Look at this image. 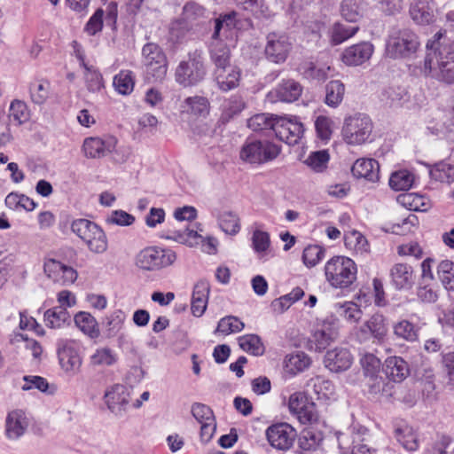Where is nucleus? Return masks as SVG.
<instances>
[{
    "label": "nucleus",
    "instance_id": "1",
    "mask_svg": "<svg viewBox=\"0 0 454 454\" xmlns=\"http://www.w3.org/2000/svg\"><path fill=\"white\" fill-rule=\"evenodd\" d=\"M234 13L220 16L215 20V29L209 44V54L215 68L224 67L231 65V50L223 41L228 32L234 26Z\"/></svg>",
    "mask_w": 454,
    "mask_h": 454
},
{
    "label": "nucleus",
    "instance_id": "2",
    "mask_svg": "<svg viewBox=\"0 0 454 454\" xmlns=\"http://www.w3.org/2000/svg\"><path fill=\"white\" fill-rule=\"evenodd\" d=\"M424 72L441 82L454 83V50L442 46L427 54Z\"/></svg>",
    "mask_w": 454,
    "mask_h": 454
},
{
    "label": "nucleus",
    "instance_id": "3",
    "mask_svg": "<svg viewBox=\"0 0 454 454\" xmlns=\"http://www.w3.org/2000/svg\"><path fill=\"white\" fill-rule=\"evenodd\" d=\"M419 46L418 35L410 28L393 27L386 41L385 55L393 59H408Z\"/></svg>",
    "mask_w": 454,
    "mask_h": 454
},
{
    "label": "nucleus",
    "instance_id": "4",
    "mask_svg": "<svg viewBox=\"0 0 454 454\" xmlns=\"http://www.w3.org/2000/svg\"><path fill=\"white\" fill-rule=\"evenodd\" d=\"M325 274L333 287L343 289L356 279V266L348 257L334 256L326 262Z\"/></svg>",
    "mask_w": 454,
    "mask_h": 454
},
{
    "label": "nucleus",
    "instance_id": "5",
    "mask_svg": "<svg viewBox=\"0 0 454 454\" xmlns=\"http://www.w3.org/2000/svg\"><path fill=\"white\" fill-rule=\"evenodd\" d=\"M71 230L84 242L90 252L103 254L107 250L106 235L96 223L83 218L76 219L72 223Z\"/></svg>",
    "mask_w": 454,
    "mask_h": 454
},
{
    "label": "nucleus",
    "instance_id": "6",
    "mask_svg": "<svg viewBox=\"0 0 454 454\" xmlns=\"http://www.w3.org/2000/svg\"><path fill=\"white\" fill-rule=\"evenodd\" d=\"M280 152V147L269 140L247 138L240 149L239 157L250 164H263L275 160Z\"/></svg>",
    "mask_w": 454,
    "mask_h": 454
},
{
    "label": "nucleus",
    "instance_id": "7",
    "mask_svg": "<svg viewBox=\"0 0 454 454\" xmlns=\"http://www.w3.org/2000/svg\"><path fill=\"white\" fill-rule=\"evenodd\" d=\"M206 67L202 52L194 51L188 54L187 59L182 60L176 68L175 78L184 87H191L200 82L206 75Z\"/></svg>",
    "mask_w": 454,
    "mask_h": 454
},
{
    "label": "nucleus",
    "instance_id": "8",
    "mask_svg": "<svg viewBox=\"0 0 454 454\" xmlns=\"http://www.w3.org/2000/svg\"><path fill=\"white\" fill-rule=\"evenodd\" d=\"M145 67V77L149 82H162L168 74V61L162 49L156 43H148L142 49Z\"/></svg>",
    "mask_w": 454,
    "mask_h": 454
},
{
    "label": "nucleus",
    "instance_id": "9",
    "mask_svg": "<svg viewBox=\"0 0 454 454\" xmlns=\"http://www.w3.org/2000/svg\"><path fill=\"white\" fill-rule=\"evenodd\" d=\"M373 129L369 116L356 114L345 119L342 137L348 145H362L370 139Z\"/></svg>",
    "mask_w": 454,
    "mask_h": 454
},
{
    "label": "nucleus",
    "instance_id": "10",
    "mask_svg": "<svg viewBox=\"0 0 454 454\" xmlns=\"http://www.w3.org/2000/svg\"><path fill=\"white\" fill-rule=\"evenodd\" d=\"M176 259V253L171 249L148 247L137 254L136 265L145 270H157L173 264Z\"/></svg>",
    "mask_w": 454,
    "mask_h": 454
},
{
    "label": "nucleus",
    "instance_id": "11",
    "mask_svg": "<svg viewBox=\"0 0 454 454\" xmlns=\"http://www.w3.org/2000/svg\"><path fill=\"white\" fill-rule=\"evenodd\" d=\"M57 352L59 364L67 373L75 375L80 372L82 359L74 341L59 340L57 344Z\"/></svg>",
    "mask_w": 454,
    "mask_h": 454
},
{
    "label": "nucleus",
    "instance_id": "12",
    "mask_svg": "<svg viewBox=\"0 0 454 454\" xmlns=\"http://www.w3.org/2000/svg\"><path fill=\"white\" fill-rule=\"evenodd\" d=\"M292 44L285 34L270 33L266 37L264 53L266 59L273 63H283L287 59Z\"/></svg>",
    "mask_w": 454,
    "mask_h": 454
},
{
    "label": "nucleus",
    "instance_id": "13",
    "mask_svg": "<svg viewBox=\"0 0 454 454\" xmlns=\"http://www.w3.org/2000/svg\"><path fill=\"white\" fill-rule=\"evenodd\" d=\"M288 407L292 413L295 414L301 423H313L318 419L316 405L309 402L306 394L295 392L289 397Z\"/></svg>",
    "mask_w": 454,
    "mask_h": 454
},
{
    "label": "nucleus",
    "instance_id": "14",
    "mask_svg": "<svg viewBox=\"0 0 454 454\" xmlns=\"http://www.w3.org/2000/svg\"><path fill=\"white\" fill-rule=\"evenodd\" d=\"M276 137L290 145L298 144L301 138L303 124L296 118L278 117L275 123Z\"/></svg>",
    "mask_w": 454,
    "mask_h": 454
},
{
    "label": "nucleus",
    "instance_id": "15",
    "mask_svg": "<svg viewBox=\"0 0 454 454\" xmlns=\"http://www.w3.org/2000/svg\"><path fill=\"white\" fill-rule=\"evenodd\" d=\"M116 145L117 139L114 137H91L83 141L82 151L87 158L100 159L111 153Z\"/></svg>",
    "mask_w": 454,
    "mask_h": 454
},
{
    "label": "nucleus",
    "instance_id": "16",
    "mask_svg": "<svg viewBox=\"0 0 454 454\" xmlns=\"http://www.w3.org/2000/svg\"><path fill=\"white\" fill-rule=\"evenodd\" d=\"M266 435L270 445L278 450H288L296 437L295 430L287 423L270 426Z\"/></svg>",
    "mask_w": 454,
    "mask_h": 454
},
{
    "label": "nucleus",
    "instance_id": "17",
    "mask_svg": "<svg viewBox=\"0 0 454 454\" xmlns=\"http://www.w3.org/2000/svg\"><path fill=\"white\" fill-rule=\"evenodd\" d=\"M374 46L370 42H362L346 48L341 61L348 67H357L367 62L372 56Z\"/></svg>",
    "mask_w": 454,
    "mask_h": 454
},
{
    "label": "nucleus",
    "instance_id": "18",
    "mask_svg": "<svg viewBox=\"0 0 454 454\" xmlns=\"http://www.w3.org/2000/svg\"><path fill=\"white\" fill-rule=\"evenodd\" d=\"M43 270L49 278L61 285L72 284L77 278L75 270L55 259H48L45 261Z\"/></svg>",
    "mask_w": 454,
    "mask_h": 454
},
{
    "label": "nucleus",
    "instance_id": "19",
    "mask_svg": "<svg viewBox=\"0 0 454 454\" xmlns=\"http://www.w3.org/2000/svg\"><path fill=\"white\" fill-rule=\"evenodd\" d=\"M129 387L121 384L113 385L105 393V399L107 407L115 414H121L126 410V407L129 403Z\"/></svg>",
    "mask_w": 454,
    "mask_h": 454
},
{
    "label": "nucleus",
    "instance_id": "20",
    "mask_svg": "<svg viewBox=\"0 0 454 454\" xmlns=\"http://www.w3.org/2000/svg\"><path fill=\"white\" fill-rule=\"evenodd\" d=\"M325 365L333 372H340L348 370L352 363L353 356L345 348H335L328 350L324 359Z\"/></svg>",
    "mask_w": 454,
    "mask_h": 454
},
{
    "label": "nucleus",
    "instance_id": "21",
    "mask_svg": "<svg viewBox=\"0 0 454 454\" xmlns=\"http://www.w3.org/2000/svg\"><path fill=\"white\" fill-rule=\"evenodd\" d=\"M301 92V85L298 82L289 79L279 83L268 94V98L272 101L294 102L300 98Z\"/></svg>",
    "mask_w": 454,
    "mask_h": 454
},
{
    "label": "nucleus",
    "instance_id": "22",
    "mask_svg": "<svg viewBox=\"0 0 454 454\" xmlns=\"http://www.w3.org/2000/svg\"><path fill=\"white\" fill-rule=\"evenodd\" d=\"M392 285L398 290L409 289L414 284L412 267L406 263H395L390 270Z\"/></svg>",
    "mask_w": 454,
    "mask_h": 454
},
{
    "label": "nucleus",
    "instance_id": "23",
    "mask_svg": "<svg viewBox=\"0 0 454 454\" xmlns=\"http://www.w3.org/2000/svg\"><path fill=\"white\" fill-rule=\"evenodd\" d=\"M351 171L354 176L364 178L371 182H376L380 178V165L374 159L362 158L356 160Z\"/></svg>",
    "mask_w": 454,
    "mask_h": 454
},
{
    "label": "nucleus",
    "instance_id": "24",
    "mask_svg": "<svg viewBox=\"0 0 454 454\" xmlns=\"http://www.w3.org/2000/svg\"><path fill=\"white\" fill-rule=\"evenodd\" d=\"M210 286L207 281L200 280L194 287L192 295V313L195 317H201L207 305Z\"/></svg>",
    "mask_w": 454,
    "mask_h": 454
},
{
    "label": "nucleus",
    "instance_id": "25",
    "mask_svg": "<svg viewBox=\"0 0 454 454\" xmlns=\"http://www.w3.org/2000/svg\"><path fill=\"white\" fill-rule=\"evenodd\" d=\"M215 79L220 90L228 91L239 85L240 71L238 67L231 65L215 68Z\"/></svg>",
    "mask_w": 454,
    "mask_h": 454
},
{
    "label": "nucleus",
    "instance_id": "26",
    "mask_svg": "<svg viewBox=\"0 0 454 454\" xmlns=\"http://www.w3.org/2000/svg\"><path fill=\"white\" fill-rule=\"evenodd\" d=\"M410 17L418 25H428L434 20V8L430 0H418L411 4Z\"/></svg>",
    "mask_w": 454,
    "mask_h": 454
},
{
    "label": "nucleus",
    "instance_id": "27",
    "mask_svg": "<svg viewBox=\"0 0 454 454\" xmlns=\"http://www.w3.org/2000/svg\"><path fill=\"white\" fill-rule=\"evenodd\" d=\"M385 373L393 382H402L410 374V368L402 357L390 356L385 361Z\"/></svg>",
    "mask_w": 454,
    "mask_h": 454
},
{
    "label": "nucleus",
    "instance_id": "28",
    "mask_svg": "<svg viewBox=\"0 0 454 454\" xmlns=\"http://www.w3.org/2000/svg\"><path fill=\"white\" fill-rule=\"evenodd\" d=\"M338 337V331L330 323L324 322L320 328H317L312 335V342L316 350L325 349Z\"/></svg>",
    "mask_w": 454,
    "mask_h": 454
},
{
    "label": "nucleus",
    "instance_id": "29",
    "mask_svg": "<svg viewBox=\"0 0 454 454\" xmlns=\"http://www.w3.org/2000/svg\"><path fill=\"white\" fill-rule=\"evenodd\" d=\"M27 427V419L21 411H15L8 415L6 419V434L9 438H19L24 434Z\"/></svg>",
    "mask_w": 454,
    "mask_h": 454
},
{
    "label": "nucleus",
    "instance_id": "30",
    "mask_svg": "<svg viewBox=\"0 0 454 454\" xmlns=\"http://www.w3.org/2000/svg\"><path fill=\"white\" fill-rule=\"evenodd\" d=\"M321 431L313 427L304 428L299 436L298 444L303 450H315L323 441Z\"/></svg>",
    "mask_w": 454,
    "mask_h": 454
},
{
    "label": "nucleus",
    "instance_id": "31",
    "mask_svg": "<svg viewBox=\"0 0 454 454\" xmlns=\"http://www.w3.org/2000/svg\"><path fill=\"white\" fill-rule=\"evenodd\" d=\"M76 326L91 339L98 338L100 331L98 323L93 316L87 312H79L74 316Z\"/></svg>",
    "mask_w": 454,
    "mask_h": 454
},
{
    "label": "nucleus",
    "instance_id": "32",
    "mask_svg": "<svg viewBox=\"0 0 454 454\" xmlns=\"http://www.w3.org/2000/svg\"><path fill=\"white\" fill-rule=\"evenodd\" d=\"M395 436L398 442L407 450L413 451L419 447L418 436L413 428L406 424L395 429Z\"/></svg>",
    "mask_w": 454,
    "mask_h": 454
},
{
    "label": "nucleus",
    "instance_id": "33",
    "mask_svg": "<svg viewBox=\"0 0 454 454\" xmlns=\"http://www.w3.org/2000/svg\"><path fill=\"white\" fill-rule=\"evenodd\" d=\"M118 356L116 353L108 347L97 348L90 357L92 366L109 367L116 364Z\"/></svg>",
    "mask_w": 454,
    "mask_h": 454
},
{
    "label": "nucleus",
    "instance_id": "34",
    "mask_svg": "<svg viewBox=\"0 0 454 454\" xmlns=\"http://www.w3.org/2000/svg\"><path fill=\"white\" fill-rule=\"evenodd\" d=\"M70 319V315L63 306L54 307L45 311L44 322L51 328H60Z\"/></svg>",
    "mask_w": 454,
    "mask_h": 454
},
{
    "label": "nucleus",
    "instance_id": "35",
    "mask_svg": "<svg viewBox=\"0 0 454 454\" xmlns=\"http://www.w3.org/2000/svg\"><path fill=\"white\" fill-rule=\"evenodd\" d=\"M429 174L431 178L435 181L451 184L454 182V165L440 161L431 167Z\"/></svg>",
    "mask_w": 454,
    "mask_h": 454
},
{
    "label": "nucleus",
    "instance_id": "36",
    "mask_svg": "<svg viewBox=\"0 0 454 454\" xmlns=\"http://www.w3.org/2000/svg\"><path fill=\"white\" fill-rule=\"evenodd\" d=\"M310 358L303 352L291 354L286 357L285 366L288 372L296 374L303 372L310 365Z\"/></svg>",
    "mask_w": 454,
    "mask_h": 454
},
{
    "label": "nucleus",
    "instance_id": "37",
    "mask_svg": "<svg viewBox=\"0 0 454 454\" xmlns=\"http://www.w3.org/2000/svg\"><path fill=\"white\" fill-rule=\"evenodd\" d=\"M344 93L345 86L340 81L334 80L329 82L325 87L326 105L332 107H336L342 101Z\"/></svg>",
    "mask_w": 454,
    "mask_h": 454
},
{
    "label": "nucleus",
    "instance_id": "38",
    "mask_svg": "<svg viewBox=\"0 0 454 454\" xmlns=\"http://www.w3.org/2000/svg\"><path fill=\"white\" fill-rule=\"evenodd\" d=\"M238 5L250 12L255 18L268 19L271 16V11L263 0H235Z\"/></svg>",
    "mask_w": 454,
    "mask_h": 454
},
{
    "label": "nucleus",
    "instance_id": "39",
    "mask_svg": "<svg viewBox=\"0 0 454 454\" xmlns=\"http://www.w3.org/2000/svg\"><path fill=\"white\" fill-rule=\"evenodd\" d=\"M278 116L273 117L269 114H258L252 116L247 121V126L250 129L255 132L272 129L275 131V123Z\"/></svg>",
    "mask_w": 454,
    "mask_h": 454
},
{
    "label": "nucleus",
    "instance_id": "40",
    "mask_svg": "<svg viewBox=\"0 0 454 454\" xmlns=\"http://www.w3.org/2000/svg\"><path fill=\"white\" fill-rule=\"evenodd\" d=\"M437 276L445 289L454 290V262L452 261H442L437 266Z\"/></svg>",
    "mask_w": 454,
    "mask_h": 454
},
{
    "label": "nucleus",
    "instance_id": "41",
    "mask_svg": "<svg viewBox=\"0 0 454 454\" xmlns=\"http://www.w3.org/2000/svg\"><path fill=\"white\" fill-rule=\"evenodd\" d=\"M413 182V175L405 169L394 172L389 178V185L395 191H407Z\"/></svg>",
    "mask_w": 454,
    "mask_h": 454
},
{
    "label": "nucleus",
    "instance_id": "42",
    "mask_svg": "<svg viewBox=\"0 0 454 454\" xmlns=\"http://www.w3.org/2000/svg\"><path fill=\"white\" fill-rule=\"evenodd\" d=\"M239 345L241 349L254 356H261L264 352V346L258 335L247 334L240 336Z\"/></svg>",
    "mask_w": 454,
    "mask_h": 454
},
{
    "label": "nucleus",
    "instance_id": "43",
    "mask_svg": "<svg viewBox=\"0 0 454 454\" xmlns=\"http://www.w3.org/2000/svg\"><path fill=\"white\" fill-rule=\"evenodd\" d=\"M219 226L229 235H236L240 230L239 216L231 211H224L218 217Z\"/></svg>",
    "mask_w": 454,
    "mask_h": 454
},
{
    "label": "nucleus",
    "instance_id": "44",
    "mask_svg": "<svg viewBox=\"0 0 454 454\" xmlns=\"http://www.w3.org/2000/svg\"><path fill=\"white\" fill-rule=\"evenodd\" d=\"M366 327L371 331L372 337L382 340L387 333L386 319L381 314H374L366 321Z\"/></svg>",
    "mask_w": 454,
    "mask_h": 454
},
{
    "label": "nucleus",
    "instance_id": "45",
    "mask_svg": "<svg viewBox=\"0 0 454 454\" xmlns=\"http://www.w3.org/2000/svg\"><path fill=\"white\" fill-rule=\"evenodd\" d=\"M113 83L120 94L128 95L131 93L135 84L132 72L129 70L121 71L114 76Z\"/></svg>",
    "mask_w": 454,
    "mask_h": 454
},
{
    "label": "nucleus",
    "instance_id": "46",
    "mask_svg": "<svg viewBox=\"0 0 454 454\" xmlns=\"http://www.w3.org/2000/svg\"><path fill=\"white\" fill-rule=\"evenodd\" d=\"M330 156L327 151L321 150L312 152L308 158L304 160V163L315 172H323L327 168Z\"/></svg>",
    "mask_w": 454,
    "mask_h": 454
},
{
    "label": "nucleus",
    "instance_id": "47",
    "mask_svg": "<svg viewBox=\"0 0 454 454\" xmlns=\"http://www.w3.org/2000/svg\"><path fill=\"white\" fill-rule=\"evenodd\" d=\"M363 9L359 0H343L340 13L348 22H356L362 17Z\"/></svg>",
    "mask_w": 454,
    "mask_h": 454
},
{
    "label": "nucleus",
    "instance_id": "48",
    "mask_svg": "<svg viewBox=\"0 0 454 454\" xmlns=\"http://www.w3.org/2000/svg\"><path fill=\"white\" fill-rule=\"evenodd\" d=\"M30 98L34 104L43 105L50 95V83L47 81H40L31 83L29 86Z\"/></svg>",
    "mask_w": 454,
    "mask_h": 454
},
{
    "label": "nucleus",
    "instance_id": "49",
    "mask_svg": "<svg viewBox=\"0 0 454 454\" xmlns=\"http://www.w3.org/2000/svg\"><path fill=\"white\" fill-rule=\"evenodd\" d=\"M358 29V26L335 23L332 29V42L340 44L352 37Z\"/></svg>",
    "mask_w": 454,
    "mask_h": 454
},
{
    "label": "nucleus",
    "instance_id": "50",
    "mask_svg": "<svg viewBox=\"0 0 454 454\" xmlns=\"http://www.w3.org/2000/svg\"><path fill=\"white\" fill-rule=\"evenodd\" d=\"M394 333L397 338L407 341L418 340V328L408 320H402L394 325Z\"/></svg>",
    "mask_w": 454,
    "mask_h": 454
},
{
    "label": "nucleus",
    "instance_id": "51",
    "mask_svg": "<svg viewBox=\"0 0 454 454\" xmlns=\"http://www.w3.org/2000/svg\"><path fill=\"white\" fill-rule=\"evenodd\" d=\"M85 69L84 79L89 91L98 92L103 88V78L99 72L89 67L83 60L82 63Z\"/></svg>",
    "mask_w": 454,
    "mask_h": 454
},
{
    "label": "nucleus",
    "instance_id": "52",
    "mask_svg": "<svg viewBox=\"0 0 454 454\" xmlns=\"http://www.w3.org/2000/svg\"><path fill=\"white\" fill-rule=\"evenodd\" d=\"M338 313L349 323H357L363 316L360 307L352 301L337 304Z\"/></svg>",
    "mask_w": 454,
    "mask_h": 454
},
{
    "label": "nucleus",
    "instance_id": "53",
    "mask_svg": "<svg viewBox=\"0 0 454 454\" xmlns=\"http://www.w3.org/2000/svg\"><path fill=\"white\" fill-rule=\"evenodd\" d=\"M244 326V323L237 317L227 316L219 321L216 332L227 335L242 331Z\"/></svg>",
    "mask_w": 454,
    "mask_h": 454
},
{
    "label": "nucleus",
    "instance_id": "54",
    "mask_svg": "<svg viewBox=\"0 0 454 454\" xmlns=\"http://www.w3.org/2000/svg\"><path fill=\"white\" fill-rule=\"evenodd\" d=\"M252 246L261 257L266 254L270 246L269 233L260 230L254 231L252 236Z\"/></svg>",
    "mask_w": 454,
    "mask_h": 454
},
{
    "label": "nucleus",
    "instance_id": "55",
    "mask_svg": "<svg viewBox=\"0 0 454 454\" xmlns=\"http://www.w3.org/2000/svg\"><path fill=\"white\" fill-rule=\"evenodd\" d=\"M311 381L313 383V390L318 395V398H330L334 395V385L331 380L322 377H316Z\"/></svg>",
    "mask_w": 454,
    "mask_h": 454
},
{
    "label": "nucleus",
    "instance_id": "56",
    "mask_svg": "<svg viewBox=\"0 0 454 454\" xmlns=\"http://www.w3.org/2000/svg\"><path fill=\"white\" fill-rule=\"evenodd\" d=\"M169 239H172L181 244L193 247L198 244V240L202 239V237L198 234L197 231L186 228L184 231H172V236L169 237Z\"/></svg>",
    "mask_w": 454,
    "mask_h": 454
},
{
    "label": "nucleus",
    "instance_id": "57",
    "mask_svg": "<svg viewBox=\"0 0 454 454\" xmlns=\"http://www.w3.org/2000/svg\"><path fill=\"white\" fill-rule=\"evenodd\" d=\"M184 104L189 107L191 112L198 115H206L209 111L208 100L200 96H194L187 98L184 100Z\"/></svg>",
    "mask_w": 454,
    "mask_h": 454
},
{
    "label": "nucleus",
    "instance_id": "58",
    "mask_svg": "<svg viewBox=\"0 0 454 454\" xmlns=\"http://www.w3.org/2000/svg\"><path fill=\"white\" fill-rule=\"evenodd\" d=\"M325 256V250L317 245L308 246L302 254L303 262L308 267H314Z\"/></svg>",
    "mask_w": 454,
    "mask_h": 454
},
{
    "label": "nucleus",
    "instance_id": "59",
    "mask_svg": "<svg viewBox=\"0 0 454 454\" xmlns=\"http://www.w3.org/2000/svg\"><path fill=\"white\" fill-rule=\"evenodd\" d=\"M303 74L306 77L317 81H325L328 77V72L331 70L330 66L318 67L313 62L304 65Z\"/></svg>",
    "mask_w": 454,
    "mask_h": 454
},
{
    "label": "nucleus",
    "instance_id": "60",
    "mask_svg": "<svg viewBox=\"0 0 454 454\" xmlns=\"http://www.w3.org/2000/svg\"><path fill=\"white\" fill-rule=\"evenodd\" d=\"M191 412L200 424L209 422V420L215 419L213 411L210 409V407L200 403H193Z\"/></svg>",
    "mask_w": 454,
    "mask_h": 454
},
{
    "label": "nucleus",
    "instance_id": "61",
    "mask_svg": "<svg viewBox=\"0 0 454 454\" xmlns=\"http://www.w3.org/2000/svg\"><path fill=\"white\" fill-rule=\"evenodd\" d=\"M106 222L109 224L129 226L135 222V217L123 210H114L106 217Z\"/></svg>",
    "mask_w": 454,
    "mask_h": 454
},
{
    "label": "nucleus",
    "instance_id": "62",
    "mask_svg": "<svg viewBox=\"0 0 454 454\" xmlns=\"http://www.w3.org/2000/svg\"><path fill=\"white\" fill-rule=\"evenodd\" d=\"M406 93L403 89L390 87L383 92L382 101L390 106H397L401 103Z\"/></svg>",
    "mask_w": 454,
    "mask_h": 454
},
{
    "label": "nucleus",
    "instance_id": "63",
    "mask_svg": "<svg viewBox=\"0 0 454 454\" xmlns=\"http://www.w3.org/2000/svg\"><path fill=\"white\" fill-rule=\"evenodd\" d=\"M10 116L13 117L19 124L28 119L27 106L20 100H13L10 106Z\"/></svg>",
    "mask_w": 454,
    "mask_h": 454
},
{
    "label": "nucleus",
    "instance_id": "64",
    "mask_svg": "<svg viewBox=\"0 0 454 454\" xmlns=\"http://www.w3.org/2000/svg\"><path fill=\"white\" fill-rule=\"evenodd\" d=\"M205 13V9L196 4V3H187L183 9V16L184 19L186 20H195L197 19H200V17H203Z\"/></svg>",
    "mask_w": 454,
    "mask_h": 454
}]
</instances>
